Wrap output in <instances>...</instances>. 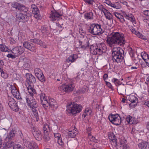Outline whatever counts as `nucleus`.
<instances>
[{"label":"nucleus","mask_w":149,"mask_h":149,"mask_svg":"<svg viewBox=\"0 0 149 149\" xmlns=\"http://www.w3.org/2000/svg\"><path fill=\"white\" fill-rule=\"evenodd\" d=\"M107 44L111 47L115 45L123 46L126 42L123 34L118 32H113L107 37Z\"/></svg>","instance_id":"1"},{"label":"nucleus","mask_w":149,"mask_h":149,"mask_svg":"<svg viewBox=\"0 0 149 149\" xmlns=\"http://www.w3.org/2000/svg\"><path fill=\"white\" fill-rule=\"evenodd\" d=\"M40 95L41 103L44 108L47 109L49 107V109L52 111L56 109L58 106L55 100L50 98L47 100V97L43 93H41Z\"/></svg>","instance_id":"2"},{"label":"nucleus","mask_w":149,"mask_h":149,"mask_svg":"<svg viewBox=\"0 0 149 149\" xmlns=\"http://www.w3.org/2000/svg\"><path fill=\"white\" fill-rule=\"evenodd\" d=\"M90 49L91 53L93 54L100 55L105 52L107 47L104 43H97L90 45Z\"/></svg>","instance_id":"3"},{"label":"nucleus","mask_w":149,"mask_h":149,"mask_svg":"<svg viewBox=\"0 0 149 149\" xmlns=\"http://www.w3.org/2000/svg\"><path fill=\"white\" fill-rule=\"evenodd\" d=\"M28 92L30 94L27 95L25 98L27 105L31 109L32 112H34L35 115L36 116L37 114L36 113V108L38 105L36 100L33 97V94L36 93V91H32V93H31L29 91Z\"/></svg>","instance_id":"4"},{"label":"nucleus","mask_w":149,"mask_h":149,"mask_svg":"<svg viewBox=\"0 0 149 149\" xmlns=\"http://www.w3.org/2000/svg\"><path fill=\"white\" fill-rule=\"evenodd\" d=\"M112 59L114 62L119 63L121 62L124 56V51L121 48L114 47L112 50Z\"/></svg>","instance_id":"5"},{"label":"nucleus","mask_w":149,"mask_h":149,"mask_svg":"<svg viewBox=\"0 0 149 149\" xmlns=\"http://www.w3.org/2000/svg\"><path fill=\"white\" fill-rule=\"evenodd\" d=\"M68 108L66 111L72 115L75 114L79 113L82 109V107L76 104H74V102L68 103L67 104Z\"/></svg>","instance_id":"6"},{"label":"nucleus","mask_w":149,"mask_h":149,"mask_svg":"<svg viewBox=\"0 0 149 149\" xmlns=\"http://www.w3.org/2000/svg\"><path fill=\"white\" fill-rule=\"evenodd\" d=\"M88 28V32L93 35H100L103 32L101 25L93 23L91 24Z\"/></svg>","instance_id":"7"},{"label":"nucleus","mask_w":149,"mask_h":149,"mask_svg":"<svg viewBox=\"0 0 149 149\" xmlns=\"http://www.w3.org/2000/svg\"><path fill=\"white\" fill-rule=\"evenodd\" d=\"M26 84L28 91L32 93V91L35 90L32 87L33 84L36 81V78L31 74L27 73L26 74Z\"/></svg>","instance_id":"8"},{"label":"nucleus","mask_w":149,"mask_h":149,"mask_svg":"<svg viewBox=\"0 0 149 149\" xmlns=\"http://www.w3.org/2000/svg\"><path fill=\"white\" fill-rule=\"evenodd\" d=\"M75 86L72 82L63 84L59 86L58 89L61 92L69 93L73 91Z\"/></svg>","instance_id":"9"},{"label":"nucleus","mask_w":149,"mask_h":149,"mask_svg":"<svg viewBox=\"0 0 149 149\" xmlns=\"http://www.w3.org/2000/svg\"><path fill=\"white\" fill-rule=\"evenodd\" d=\"M109 118L111 122L116 125H120L122 121L121 118L118 114L110 115Z\"/></svg>","instance_id":"10"},{"label":"nucleus","mask_w":149,"mask_h":149,"mask_svg":"<svg viewBox=\"0 0 149 149\" xmlns=\"http://www.w3.org/2000/svg\"><path fill=\"white\" fill-rule=\"evenodd\" d=\"M8 103L9 106L13 110L16 111H18L17 104L14 98L10 97H8Z\"/></svg>","instance_id":"11"},{"label":"nucleus","mask_w":149,"mask_h":149,"mask_svg":"<svg viewBox=\"0 0 149 149\" xmlns=\"http://www.w3.org/2000/svg\"><path fill=\"white\" fill-rule=\"evenodd\" d=\"M34 72L36 76L40 81L43 82H45V78L40 69L38 68H35L34 70Z\"/></svg>","instance_id":"12"},{"label":"nucleus","mask_w":149,"mask_h":149,"mask_svg":"<svg viewBox=\"0 0 149 149\" xmlns=\"http://www.w3.org/2000/svg\"><path fill=\"white\" fill-rule=\"evenodd\" d=\"M62 14L61 13H58L55 10L52 11L49 16L50 20L53 21L57 20H59L61 19V16Z\"/></svg>","instance_id":"13"},{"label":"nucleus","mask_w":149,"mask_h":149,"mask_svg":"<svg viewBox=\"0 0 149 149\" xmlns=\"http://www.w3.org/2000/svg\"><path fill=\"white\" fill-rule=\"evenodd\" d=\"M30 16H27V15L21 13H16V17L17 20L20 22H27Z\"/></svg>","instance_id":"14"},{"label":"nucleus","mask_w":149,"mask_h":149,"mask_svg":"<svg viewBox=\"0 0 149 149\" xmlns=\"http://www.w3.org/2000/svg\"><path fill=\"white\" fill-rule=\"evenodd\" d=\"M24 51V49L23 47L19 46L13 48L11 50V52L15 56H18L23 53Z\"/></svg>","instance_id":"15"},{"label":"nucleus","mask_w":149,"mask_h":149,"mask_svg":"<svg viewBox=\"0 0 149 149\" xmlns=\"http://www.w3.org/2000/svg\"><path fill=\"white\" fill-rule=\"evenodd\" d=\"M23 142L24 145L29 149H37V144L34 142H30L24 139Z\"/></svg>","instance_id":"16"},{"label":"nucleus","mask_w":149,"mask_h":149,"mask_svg":"<svg viewBox=\"0 0 149 149\" xmlns=\"http://www.w3.org/2000/svg\"><path fill=\"white\" fill-rule=\"evenodd\" d=\"M23 46L26 48L33 52H36V49L35 45L31 42H25L23 43Z\"/></svg>","instance_id":"17"},{"label":"nucleus","mask_w":149,"mask_h":149,"mask_svg":"<svg viewBox=\"0 0 149 149\" xmlns=\"http://www.w3.org/2000/svg\"><path fill=\"white\" fill-rule=\"evenodd\" d=\"M11 93L13 96L17 99H22L19 92L14 85H11L10 88Z\"/></svg>","instance_id":"18"},{"label":"nucleus","mask_w":149,"mask_h":149,"mask_svg":"<svg viewBox=\"0 0 149 149\" xmlns=\"http://www.w3.org/2000/svg\"><path fill=\"white\" fill-rule=\"evenodd\" d=\"M31 7L34 17L38 19H40L41 16L40 14L39 10L37 6L34 4H33L31 5Z\"/></svg>","instance_id":"19"},{"label":"nucleus","mask_w":149,"mask_h":149,"mask_svg":"<svg viewBox=\"0 0 149 149\" xmlns=\"http://www.w3.org/2000/svg\"><path fill=\"white\" fill-rule=\"evenodd\" d=\"M79 45L81 46V48L83 49H85L89 47V43L87 38L84 37L81 41H79Z\"/></svg>","instance_id":"20"},{"label":"nucleus","mask_w":149,"mask_h":149,"mask_svg":"<svg viewBox=\"0 0 149 149\" xmlns=\"http://www.w3.org/2000/svg\"><path fill=\"white\" fill-rule=\"evenodd\" d=\"M123 16L125 17L126 19L130 21L133 24H136V23L135 18L133 15L127 13L124 11L123 12Z\"/></svg>","instance_id":"21"},{"label":"nucleus","mask_w":149,"mask_h":149,"mask_svg":"<svg viewBox=\"0 0 149 149\" xmlns=\"http://www.w3.org/2000/svg\"><path fill=\"white\" fill-rule=\"evenodd\" d=\"M18 10L24 12L25 14L27 15V16H31V12L28 10L27 8L21 3Z\"/></svg>","instance_id":"22"},{"label":"nucleus","mask_w":149,"mask_h":149,"mask_svg":"<svg viewBox=\"0 0 149 149\" xmlns=\"http://www.w3.org/2000/svg\"><path fill=\"white\" fill-rule=\"evenodd\" d=\"M78 134V132L77 128L72 127L69 129L68 135L70 137H74Z\"/></svg>","instance_id":"23"},{"label":"nucleus","mask_w":149,"mask_h":149,"mask_svg":"<svg viewBox=\"0 0 149 149\" xmlns=\"http://www.w3.org/2000/svg\"><path fill=\"white\" fill-rule=\"evenodd\" d=\"M117 149H128V148L127 144L124 143L123 141H120L118 143H116V145H114Z\"/></svg>","instance_id":"24"},{"label":"nucleus","mask_w":149,"mask_h":149,"mask_svg":"<svg viewBox=\"0 0 149 149\" xmlns=\"http://www.w3.org/2000/svg\"><path fill=\"white\" fill-rule=\"evenodd\" d=\"M127 98H128L129 101L131 102L132 103L130 104V106H131L132 103H137L138 102V99L134 95L131 94L128 96Z\"/></svg>","instance_id":"25"},{"label":"nucleus","mask_w":149,"mask_h":149,"mask_svg":"<svg viewBox=\"0 0 149 149\" xmlns=\"http://www.w3.org/2000/svg\"><path fill=\"white\" fill-rule=\"evenodd\" d=\"M126 121L128 123L130 124H135L137 123L136 118L134 117L131 116L129 115L127 116Z\"/></svg>","instance_id":"26"},{"label":"nucleus","mask_w":149,"mask_h":149,"mask_svg":"<svg viewBox=\"0 0 149 149\" xmlns=\"http://www.w3.org/2000/svg\"><path fill=\"white\" fill-rule=\"evenodd\" d=\"M33 134L36 140L39 141L41 139L42 136L40 131L36 130L33 132Z\"/></svg>","instance_id":"27"},{"label":"nucleus","mask_w":149,"mask_h":149,"mask_svg":"<svg viewBox=\"0 0 149 149\" xmlns=\"http://www.w3.org/2000/svg\"><path fill=\"white\" fill-rule=\"evenodd\" d=\"M54 135L56 140H57L58 143L61 145H63V143L62 140V139L61 137V134L58 133H54Z\"/></svg>","instance_id":"28"},{"label":"nucleus","mask_w":149,"mask_h":149,"mask_svg":"<svg viewBox=\"0 0 149 149\" xmlns=\"http://www.w3.org/2000/svg\"><path fill=\"white\" fill-rule=\"evenodd\" d=\"M77 58V56L76 54H72L66 60V61L68 63L70 62L73 63L76 61Z\"/></svg>","instance_id":"29"},{"label":"nucleus","mask_w":149,"mask_h":149,"mask_svg":"<svg viewBox=\"0 0 149 149\" xmlns=\"http://www.w3.org/2000/svg\"><path fill=\"white\" fill-rule=\"evenodd\" d=\"M138 146L141 149H149V143L146 142H142L139 143Z\"/></svg>","instance_id":"30"},{"label":"nucleus","mask_w":149,"mask_h":149,"mask_svg":"<svg viewBox=\"0 0 149 149\" xmlns=\"http://www.w3.org/2000/svg\"><path fill=\"white\" fill-rule=\"evenodd\" d=\"M117 90L118 93L122 95L125 91L126 87L124 84H123L118 86Z\"/></svg>","instance_id":"31"},{"label":"nucleus","mask_w":149,"mask_h":149,"mask_svg":"<svg viewBox=\"0 0 149 149\" xmlns=\"http://www.w3.org/2000/svg\"><path fill=\"white\" fill-rule=\"evenodd\" d=\"M109 138L110 140L113 143V145H116V136L113 133H111L109 135Z\"/></svg>","instance_id":"32"},{"label":"nucleus","mask_w":149,"mask_h":149,"mask_svg":"<svg viewBox=\"0 0 149 149\" xmlns=\"http://www.w3.org/2000/svg\"><path fill=\"white\" fill-rule=\"evenodd\" d=\"M52 130V128L49 125L47 124L44 125L43 127L44 133H49Z\"/></svg>","instance_id":"33"},{"label":"nucleus","mask_w":149,"mask_h":149,"mask_svg":"<svg viewBox=\"0 0 149 149\" xmlns=\"http://www.w3.org/2000/svg\"><path fill=\"white\" fill-rule=\"evenodd\" d=\"M103 13L107 19L110 20L112 18V15L108 10L106 9Z\"/></svg>","instance_id":"34"},{"label":"nucleus","mask_w":149,"mask_h":149,"mask_svg":"<svg viewBox=\"0 0 149 149\" xmlns=\"http://www.w3.org/2000/svg\"><path fill=\"white\" fill-rule=\"evenodd\" d=\"M85 18L87 19H93V14L92 12H89L84 15Z\"/></svg>","instance_id":"35"},{"label":"nucleus","mask_w":149,"mask_h":149,"mask_svg":"<svg viewBox=\"0 0 149 149\" xmlns=\"http://www.w3.org/2000/svg\"><path fill=\"white\" fill-rule=\"evenodd\" d=\"M41 30L44 35H48L49 33V29L45 26H42L41 28Z\"/></svg>","instance_id":"36"},{"label":"nucleus","mask_w":149,"mask_h":149,"mask_svg":"<svg viewBox=\"0 0 149 149\" xmlns=\"http://www.w3.org/2000/svg\"><path fill=\"white\" fill-rule=\"evenodd\" d=\"M44 136L43 138L45 141L46 142L50 140L51 136L49 134V133H44Z\"/></svg>","instance_id":"37"},{"label":"nucleus","mask_w":149,"mask_h":149,"mask_svg":"<svg viewBox=\"0 0 149 149\" xmlns=\"http://www.w3.org/2000/svg\"><path fill=\"white\" fill-rule=\"evenodd\" d=\"M0 50L3 52H10V50L5 45H0Z\"/></svg>","instance_id":"38"},{"label":"nucleus","mask_w":149,"mask_h":149,"mask_svg":"<svg viewBox=\"0 0 149 149\" xmlns=\"http://www.w3.org/2000/svg\"><path fill=\"white\" fill-rule=\"evenodd\" d=\"M84 72L82 73H80L79 72L77 73V76L75 78V79L77 81H79L80 79H82L84 76L85 75L84 74Z\"/></svg>","instance_id":"39"},{"label":"nucleus","mask_w":149,"mask_h":149,"mask_svg":"<svg viewBox=\"0 0 149 149\" xmlns=\"http://www.w3.org/2000/svg\"><path fill=\"white\" fill-rule=\"evenodd\" d=\"M92 111L89 109H86L82 115V116L84 118L86 116L90 115Z\"/></svg>","instance_id":"40"},{"label":"nucleus","mask_w":149,"mask_h":149,"mask_svg":"<svg viewBox=\"0 0 149 149\" xmlns=\"http://www.w3.org/2000/svg\"><path fill=\"white\" fill-rule=\"evenodd\" d=\"M16 133L15 130H12L10 132L9 134L8 135V139H11L14 137L15 136V134Z\"/></svg>","instance_id":"41"},{"label":"nucleus","mask_w":149,"mask_h":149,"mask_svg":"<svg viewBox=\"0 0 149 149\" xmlns=\"http://www.w3.org/2000/svg\"><path fill=\"white\" fill-rule=\"evenodd\" d=\"M21 3L17 2H14L11 3L12 7L15 8L18 10Z\"/></svg>","instance_id":"42"},{"label":"nucleus","mask_w":149,"mask_h":149,"mask_svg":"<svg viewBox=\"0 0 149 149\" xmlns=\"http://www.w3.org/2000/svg\"><path fill=\"white\" fill-rule=\"evenodd\" d=\"M41 40L37 39H30V41L34 43L40 45L41 43Z\"/></svg>","instance_id":"43"},{"label":"nucleus","mask_w":149,"mask_h":149,"mask_svg":"<svg viewBox=\"0 0 149 149\" xmlns=\"http://www.w3.org/2000/svg\"><path fill=\"white\" fill-rule=\"evenodd\" d=\"M111 81L112 82L114 83L116 86L118 85L119 86L121 85L120 80L115 78H113L112 79Z\"/></svg>","instance_id":"44"},{"label":"nucleus","mask_w":149,"mask_h":149,"mask_svg":"<svg viewBox=\"0 0 149 149\" xmlns=\"http://www.w3.org/2000/svg\"><path fill=\"white\" fill-rule=\"evenodd\" d=\"M14 144V142L13 141H9L7 142L5 149H8L9 148H10L13 146V147Z\"/></svg>","instance_id":"45"},{"label":"nucleus","mask_w":149,"mask_h":149,"mask_svg":"<svg viewBox=\"0 0 149 149\" xmlns=\"http://www.w3.org/2000/svg\"><path fill=\"white\" fill-rule=\"evenodd\" d=\"M109 6L116 9H120L121 8V6L119 4H114L112 3Z\"/></svg>","instance_id":"46"},{"label":"nucleus","mask_w":149,"mask_h":149,"mask_svg":"<svg viewBox=\"0 0 149 149\" xmlns=\"http://www.w3.org/2000/svg\"><path fill=\"white\" fill-rule=\"evenodd\" d=\"M88 90V88L86 86H83L81 89L80 91V93H84L86 92V91H87Z\"/></svg>","instance_id":"47"},{"label":"nucleus","mask_w":149,"mask_h":149,"mask_svg":"<svg viewBox=\"0 0 149 149\" xmlns=\"http://www.w3.org/2000/svg\"><path fill=\"white\" fill-rule=\"evenodd\" d=\"M141 56L142 57V59L144 60L145 61L146 59L149 58V55L146 53H145L143 54H141Z\"/></svg>","instance_id":"48"},{"label":"nucleus","mask_w":149,"mask_h":149,"mask_svg":"<svg viewBox=\"0 0 149 149\" xmlns=\"http://www.w3.org/2000/svg\"><path fill=\"white\" fill-rule=\"evenodd\" d=\"M98 9L100 10H101L103 13L106 10L104 7V6L102 5H99L98 7Z\"/></svg>","instance_id":"49"},{"label":"nucleus","mask_w":149,"mask_h":149,"mask_svg":"<svg viewBox=\"0 0 149 149\" xmlns=\"http://www.w3.org/2000/svg\"><path fill=\"white\" fill-rule=\"evenodd\" d=\"M26 60V59H25L23 60L20 59L18 63L19 65L20 66H23L24 63H25V61Z\"/></svg>","instance_id":"50"},{"label":"nucleus","mask_w":149,"mask_h":149,"mask_svg":"<svg viewBox=\"0 0 149 149\" xmlns=\"http://www.w3.org/2000/svg\"><path fill=\"white\" fill-rule=\"evenodd\" d=\"M137 36L139 38H140L142 39H143L144 40H146V37L145 36L142 35V34L140 32L139 33L138 36Z\"/></svg>","instance_id":"51"},{"label":"nucleus","mask_w":149,"mask_h":149,"mask_svg":"<svg viewBox=\"0 0 149 149\" xmlns=\"http://www.w3.org/2000/svg\"><path fill=\"white\" fill-rule=\"evenodd\" d=\"M90 140L91 141H92L94 142L95 143H98V140L96 139L95 137L92 136L91 137V138H90Z\"/></svg>","instance_id":"52"},{"label":"nucleus","mask_w":149,"mask_h":149,"mask_svg":"<svg viewBox=\"0 0 149 149\" xmlns=\"http://www.w3.org/2000/svg\"><path fill=\"white\" fill-rule=\"evenodd\" d=\"M1 75L2 77L5 79L7 78L8 77V74L3 71L1 72Z\"/></svg>","instance_id":"53"},{"label":"nucleus","mask_w":149,"mask_h":149,"mask_svg":"<svg viewBox=\"0 0 149 149\" xmlns=\"http://www.w3.org/2000/svg\"><path fill=\"white\" fill-rule=\"evenodd\" d=\"M84 1L89 4L93 5L94 2L93 0H83Z\"/></svg>","instance_id":"54"},{"label":"nucleus","mask_w":149,"mask_h":149,"mask_svg":"<svg viewBox=\"0 0 149 149\" xmlns=\"http://www.w3.org/2000/svg\"><path fill=\"white\" fill-rule=\"evenodd\" d=\"M122 121L123 120H127V116H126L124 114V113H123L121 114V117Z\"/></svg>","instance_id":"55"},{"label":"nucleus","mask_w":149,"mask_h":149,"mask_svg":"<svg viewBox=\"0 0 149 149\" xmlns=\"http://www.w3.org/2000/svg\"><path fill=\"white\" fill-rule=\"evenodd\" d=\"M13 149H22V147L20 145H16L13 147Z\"/></svg>","instance_id":"56"},{"label":"nucleus","mask_w":149,"mask_h":149,"mask_svg":"<svg viewBox=\"0 0 149 149\" xmlns=\"http://www.w3.org/2000/svg\"><path fill=\"white\" fill-rule=\"evenodd\" d=\"M106 85L110 88L112 89H113V87L111 84L109 82L105 81Z\"/></svg>","instance_id":"57"},{"label":"nucleus","mask_w":149,"mask_h":149,"mask_svg":"<svg viewBox=\"0 0 149 149\" xmlns=\"http://www.w3.org/2000/svg\"><path fill=\"white\" fill-rule=\"evenodd\" d=\"M7 56L8 58H15L16 56H17L15 55H13L11 54H8Z\"/></svg>","instance_id":"58"},{"label":"nucleus","mask_w":149,"mask_h":149,"mask_svg":"<svg viewBox=\"0 0 149 149\" xmlns=\"http://www.w3.org/2000/svg\"><path fill=\"white\" fill-rule=\"evenodd\" d=\"M143 20L144 22L147 23L149 26V19L148 17H147L143 19Z\"/></svg>","instance_id":"59"},{"label":"nucleus","mask_w":149,"mask_h":149,"mask_svg":"<svg viewBox=\"0 0 149 149\" xmlns=\"http://www.w3.org/2000/svg\"><path fill=\"white\" fill-rule=\"evenodd\" d=\"M143 20L144 22L147 23L149 26V19L148 17H147L143 19Z\"/></svg>","instance_id":"60"},{"label":"nucleus","mask_w":149,"mask_h":149,"mask_svg":"<svg viewBox=\"0 0 149 149\" xmlns=\"http://www.w3.org/2000/svg\"><path fill=\"white\" fill-rule=\"evenodd\" d=\"M131 31L134 34L136 35L137 36H138L139 33H140L139 31H136L134 28L132 29L131 30Z\"/></svg>","instance_id":"61"},{"label":"nucleus","mask_w":149,"mask_h":149,"mask_svg":"<svg viewBox=\"0 0 149 149\" xmlns=\"http://www.w3.org/2000/svg\"><path fill=\"white\" fill-rule=\"evenodd\" d=\"M113 14L118 19H120V17L121 16V15L120 13L117 12H114Z\"/></svg>","instance_id":"62"},{"label":"nucleus","mask_w":149,"mask_h":149,"mask_svg":"<svg viewBox=\"0 0 149 149\" xmlns=\"http://www.w3.org/2000/svg\"><path fill=\"white\" fill-rule=\"evenodd\" d=\"M40 46H42L44 48H46L47 47V46L46 45L45 43L42 41H41V43H40Z\"/></svg>","instance_id":"63"},{"label":"nucleus","mask_w":149,"mask_h":149,"mask_svg":"<svg viewBox=\"0 0 149 149\" xmlns=\"http://www.w3.org/2000/svg\"><path fill=\"white\" fill-rule=\"evenodd\" d=\"M143 14L147 16H149V10H146L143 11Z\"/></svg>","instance_id":"64"}]
</instances>
